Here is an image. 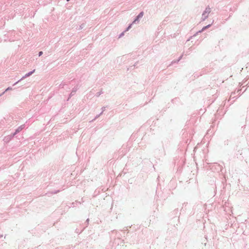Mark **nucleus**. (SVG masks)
<instances>
[{"mask_svg":"<svg viewBox=\"0 0 249 249\" xmlns=\"http://www.w3.org/2000/svg\"><path fill=\"white\" fill-rule=\"evenodd\" d=\"M24 127V125L19 126L16 130V133H18L20 132Z\"/></svg>","mask_w":249,"mask_h":249,"instance_id":"obj_4","label":"nucleus"},{"mask_svg":"<svg viewBox=\"0 0 249 249\" xmlns=\"http://www.w3.org/2000/svg\"><path fill=\"white\" fill-rule=\"evenodd\" d=\"M225 211L228 212V210L227 209L226 207L225 208V209H224Z\"/></svg>","mask_w":249,"mask_h":249,"instance_id":"obj_13","label":"nucleus"},{"mask_svg":"<svg viewBox=\"0 0 249 249\" xmlns=\"http://www.w3.org/2000/svg\"><path fill=\"white\" fill-rule=\"evenodd\" d=\"M203 31V30H202V29L201 30L197 31L194 36H196V35H198L199 33H201Z\"/></svg>","mask_w":249,"mask_h":249,"instance_id":"obj_8","label":"nucleus"},{"mask_svg":"<svg viewBox=\"0 0 249 249\" xmlns=\"http://www.w3.org/2000/svg\"><path fill=\"white\" fill-rule=\"evenodd\" d=\"M84 27H85V24H81V25L80 26V27H79V30H81V29H83Z\"/></svg>","mask_w":249,"mask_h":249,"instance_id":"obj_9","label":"nucleus"},{"mask_svg":"<svg viewBox=\"0 0 249 249\" xmlns=\"http://www.w3.org/2000/svg\"><path fill=\"white\" fill-rule=\"evenodd\" d=\"M182 55L180 56L178 58V59L177 60V61H173L172 62V63L173 64V63H178L182 58Z\"/></svg>","mask_w":249,"mask_h":249,"instance_id":"obj_5","label":"nucleus"},{"mask_svg":"<svg viewBox=\"0 0 249 249\" xmlns=\"http://www.w3.org/2000/svg\"><path fill=\"white\" fill-rule=\"evenodd\" d=\"M124 35V32H123L122 33L120 36H119V38L121 37L122 36H123Z\"/></svg>","mask_w":249,"mask_h":249,"instance_id":"obj_10","label":"nucleus"},{"mask_svg":"<svg viewBox=\"0 0 249 249\" xmlns=\"http://www.w3.org/2000/svg\"><path fill=\"white\" fill-rule=\"evenodd\" d=\"M74 91H72L71 93V95H73V93H74Z\"/></svg>","mask_w":249,"mask_h":249,"instance_id":"obj_14","label":"nucleus"},{"mask_svg":"<svg viewBox=\"0 0 249 249\" xmlns=\"http://www.w3.org/2000/svg\"><path fill=\"white\" fill-rule=\"evenodd\" d=\"M17 133H14L13 135V136H15Z\"/></svg>","mask_w":249,"mask_h":249,"instance_id":"obj_15","label":"nucleus"},{"mask_svg":"<svg viewBox=\"0 0 249 249\" xmlns=\"http://www.w3.org/2000/svg\"><path fill=\"white\" fill-rule=\"evenodd\" d=\"M11 89H12V88H10V87H8V88H7V89L5 90V91H4V92H3L1 94H0V96H1L2 94H3V93H4V92H5V91H8V90H11Z\"/></svg>","mask_w":249,"mask_h":249,"instance_id":"obj_7","label":"nucleus"},{"mask_svg":"<svg viewBox=\"0 0 249 249\" xmlns=\"http://www.w3.org/2000/svg\"><path fill=\"white\" fill-rule=\"evenodd\" d=\"M105 107H103V108H102V109H103V111L105 110Z\"/></svg>","mask_w":249,"mask_h":249,"instance_id":"obj_16","label":"nucleus"},{"mask_svg":"<svg viewBox=\"0 0 249 249\" xmlns=\"http://www.w3.org/2000/svg\"><path fill=\"white\" fill-rule=\"evenodd\" d=\"M43 53L42 52H39L38 55L40 56Z\"/></svg>","mask_w":249,"mask_h":249,"instance_id":"obj_12","label":"nucleus"},{"mask_svg":"<svg viewBox=\"0 0 249 249\" xmlns=\"http://www.w3.org/2000/svg\"><path fill=\"white\" fill-rule=\"evenodd\" d=\"M35 71V70H34L33 71H30L27 73H26L24 76H23L19 80H18V82H17L16 83H15L14 84V85H15L16 84H17L18 82H19L20 80L25 78L26 77H29L30 76V75H31Z\"/></svg>","mask_w":249,"mask_h":249,"instance_id":"obj_3","label":"nucleus"},{"mask_svg":"<svg viewBox=\"0 0 249 249\" xmlns=\"http://www.w3.org/2000/svg\"><path fill=\"white\" fill-rule=\"evenodd\" d=\"M211 11V8L209 6H207L202 14L201 21H204L208 18Z\"/></svg>","mask_w":249,"mask_h":249,"instance_id":"obj_1","label":"nucleus"},{"mask_svg":"<svg viewBox=\"0 0 249 249\" xmlns=\"http://www.w3.org/2000/svg\"><path fill=\"white\" fill-rule=\"evenodd\" d=\"M144 15L143 12H141L136 17L135 20L133 21L132 24H136L138 23L139 22V19L141 18Z\"/></svg>","mask_w":249,"mask_h":249,"instance_id":"obj_2","label":"nucleus"},{"mask_svg":"<svg viewBox=\"0 0 249 249\" xmlns=\"http://www.w3.org/2000/svg\"><path fill=\"white\" fill-rule=\"evenodd\" d=\"M229 210L230 211V208L229 209ZM230 211L231 212L232 210H230Z\"/></svg>","mask_w":249,"mask_h":249,"instance_id":"obj_17","label":"nucleus"},{"mask_svg":"<svg viewBox=\"0 0 249 249\" xmlns=\"http://www.w3.org/2000/svg\"><path fill=\"white\" fill-rule=\"evenodd\" d=\"M132 24H130L126 29V31H128L131 27Z\"/></svg>","mask_w":249,"mask_h":249,"instance_id":"obj_11","label":"nucleus"},{"mask_svg":"<svg viewBox=\"0 0 249 249\" xmlns=\"http://www.w3.org/2000/svg\"><path fill=\"white\" fill-rule=\"evenodd\" d=\"M211 26V24H209L206 26H204L202 28V30L204 31L205 30H206V29L209 28L210 26Z\"/></svg>","mask_w":249,"mask_h":249,"instance_id":"obj_6","label":"nucleus"}]
</instances>
